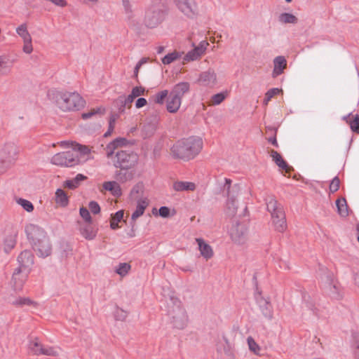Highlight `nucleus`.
<instances>
[{
	"label": "nucleus",
	"mask_w": 359,
	"mask_h": 359,
	"mask_svg": "<svg viewBox=\"0 0 359 359\" xmlns=\"http://www.w3.org/2000/svg\"><path fill=\"white\" fill-rule=\"evenodd\" d=\"M202 149V139L191 136L176 142L170 149V154L175 159L189 161L197 156Z\"/></svg>",
	"instance_id": "obj_1"
},
{
	"label": "nucleus",
	"mask_w": 359,
	"mask_h": 359,
	"mask_svg": "<svg viewBox=\"0 0 359 359\" xmlns=\"http://www.w3.org/2000/svg\"><path fill=\"white\" fill-rule=\"evenodd\" d=\"M25 230L27 239L39 257L45 258L51 254V244L46 231L42 228L29 224L26 225Z\"/></svg>",
	"instance_id": "obj_2"
},
{
	"label": "nucleus",
	"mask_w": 359,
	"mask_h": 359,
	"mask_svg": "<svg viewBox=\"0 0 359 359\" xmlns=\"http://www.w3.org/2000/svg\"><path fill=\"white\" fill-rule=\"evenodd\" d=\"M57 106L62 111L79 110L84 106V100L76 93L56 91L53 98Z\"/></svg>",
	"instance_id": "obj_3"
},
{
	"label": "nucleus",
	"mask_w": 359,
	"mask_h": 359,
	"mask_svg": "<svg viewBox=\"0 0 359 359\" xmlns=\"http://www.w3.org/2000/svg\"><path fill=\"white\" fill-rule=\"evenodd\" d=\"M167 304V312L172 319L173 326L177 329L185 327L188 321V316L179 299L172 296Z\"/></svg>",
	"instance_id": "obj_4"
},
{
	"label": "nucleus",
	"mask_w": 359,
	"mask_h": 359,
	"mask_svg": "<svg viewBox=\"0 0 359 359\" xmlns=\"http://www.w3.org/2000/svg\"><path fill=\"white\" fill-rule=\"evenodd\" d=\"M267 210L271 213L272 222L275 229L283 232L287 229V222L283 207L273 197L269 196L266 199Z\"/></svg>",
	"instance_id": "obj_5"
},
{
	"label": "nucleus",
	"mask_w": 359,
	"mask_h": 359,
	"mask_svg": "<svg viewBox=\"0 0 359 359\" xmlns=\"http://www.w3.org/2000/svg\"><path fill=\"white\" fill-rule=\"evenodd\" d=\"M114 154L110 158L116 168L128 170L133 168L138 162L139 157L137 154L131 150L120 149Z\"/></svg>",
	"instance_id": "obj_6"
},
{
	"label": "nucleus",
	"mask_w": 359,
	"mask_h": 359,
	"mask_svg": "<svg viewBox=\"0 0 359 359\" xmlns=\"http://www.w3.org/2000/svg\"><path fill=\"white\" fill-rule=\"evenodd\" d=\"M318 276L324 290L328 294L334 299L340 298V285L335 280L333 273L325 267H320Z\"/></svg>",
	"instance_id": "obj_7"
},
{
	"label": "nucleus",
	"mask_w": 359,
	"mask_h": 359,
	"mask_svg": "<svg viewBox=\"0 0 359 359\" xmlns=\"http://www.w3.org/2000/svg\"><path fill=\"white\" fill-rule=\"evenodd\" d=\"M231 180L225 178L224 189L226 191L227 200L226 203V213L230 217L234 216L237 212L238 205L236 201V196L238 194L239 187L238 184L231 186Z\"/></svg>",
	"instance_id": "obj_8"
},
{
	"label": "nucleus",
	"mask_w": 359,
	"mask_h": 359,
	"mask_svg": "<svg viewBox=\"0 0 359 359\" xmlns=\"http://www.w3.org/2000/svg\"><path fill=\"white\" fill-rule=\"evenodd\" d=\"M165 11L160 5H153L147 8L144 16V24L148 28L156 27L165 17Z\"/></svg>",
	"instance_id": "obj_9"
},
{
	"label": "nucleus",
	"mask_w": 359,
	"mask_h": 359,
	"mask_svg": "<svg viewBox=\"0 0 359 359\" xmlns=\"http://www.w3.org/2000/svg\"><path fill=\"white\" fill-rule=\"evenodd\" d=\"M79 161V155L72 150L57 153L51 158L53 164L62 167H73L77 165Z\"/></svg>",
	"instance_id": "obj_10"
},
{
	"label": "nucleus",
	"mask_w": 359,
	"mask_h": 359,
	"mask_svg": "<svg viewBox=\"0 0 359 359\" xmlns=\"http://www.w3.org/2000/svg\"><path fill=\"white\" fill-rule=\"evenodd\" d=\"M18 153V147L13 142L6 143L0 147V158L6 161L9 165L14 163Z\"/></svg>",
	"instance_id": "obj_11"
},
{
	"label": "nucleus",
	"mask_w": 359,
	"mask_h": 359,
	"mask_svg": "<svg viewBox=\"0 0 359 359\" xmlns=\"http://www.w3.org/2000/svg\"><path fill=\"white\" fill-rule=\"evenodd\" d=\"M28 348L30 352L34 355H56L57 352L53 347L43 346L37 338L30 340L28 344Z\"/></svg>",
	"instance_id": "obj_12"
},
{
	"label": "nucleus",
	"mask_w": 359,
	"mask_h": 359,
	"mask_svg": "<svg viewBox=\"0 0 359 359\" xmlns=\"http://www.w3.org/2000/svg\"><path fill=\"white\" fill-rule=\"evenodd\" d=\"M255 298L264 318L268 320H271L273 316V311L270 300L264 298L260 292L255 293Z\"/></svg>",
	"instance_id": "obj_13"
},
{
	"label": "nucleus",
	"mask_w": 359,
	"mask_h": 359,
	"mask_svg": "<svg viewBox=\"0 0 359 359\" xmlns=\"http://www.w3.org/2000/svg\"><path fill=\"white\" fill-rule=\"evenodd\" d=\"M29 273V270H24L18 267L15 270L12 276L11 285L15 292L22 290Z\"/></svg>",
	"instance_id": "obj_14"
},
{
	"label": "nucleus",
	"mask_w": 359,
	"mask_h": 359,
	"mask_svg": "<svg viewBox=\"0 0 359 359\" xmlns=\"http://www.w3.org/2000/svg\"><path fill=\"white\" fill-rule=\"evenodd\" d=\"M247 231L248 229L245 224L237 222L231 228L230 236L235 243L242 244L246 239Z\"/></svg>",
	"instance_id": "obj_15"
},
{
	"label": "nucleus",
	"mask_w": 359,
	"mask_h": 359,
	"mask_svg": "<svg viewBox=\"0 0 359 359\" xmlns=\"http://www.w3.org/2000/svg\"><path fill=\"white\" fill-rule=\"evenodd\" d=\"M198 83L207 88H213L217 83V74L215 71L209 68L208 70L202 72L199 74Z\"/></svg>",
	"instance_id": "obj_16"
},
{
	"label": "nucleus",
	"mask_w": 359,
	"mask_h": 359,
	"mask_svg": "<svg viewBox=\"0 0 359 359\" xmlns=\"http://www.w3.org/2000/svg\"><path fill=\"white\" fill-rule=\"evenodd\" d=\"M133 144V142L127 140L125 137H117L111 142H109L106 147V155L108 158L112 157L116 150H119V148L126 147L128 144Z\"/></svg>",
	"instance_id": "obj_17"
},
{
	"label": "nucleus",
	"mask_w": 359,
	"mask_h": 359,
	"mask_svg": "<svg viewBox=\"0 0 359 359\" xmlns=\"http://www.w3.org/2000/svg\"><path fill=\"white\" fill-rule=\"evenodd\" d=\"M178 9L188 17H192L196 11L194 0H174Z\"/></svg>",
	"instance_id": "obj_18"
},
{
	"label": "nucleus",
	"mask_w": 359,
	"mask_h": 359,
	"mask_svg": "<svg viewBox=\"0 0 359 359\" xmlns=\"http://www.w3.org/2000/svg\"><path fill=\"white\" fill-rule=\"evenodd\" d=\"M208 43L205 41H202L198 46L189 51L184 57L183 60L184 62L194 61L198 60L205 51Z\"/></svg>",
	"instance_id": "obj_19"
},
{
	"label": "nucleus",
	"mask_w": 359,
	"mask_h": 359,
	"mask_svg": "<svg viewBox=\"0 0 359 359\" xmlns=\"http://www.w3.org/2000/svg\"><path fill=\"white\" fill-rule=\"evenodd\" d=\"M18 262V268L29 270V267L34 264V255L30 250H24L19 255Z\"/></svg>",
	"instance_id": "obj_20"
},
{
	"label": "nucleus",
	"mask_w": 359,
	"mask_h": 359,
	"mask_svg": "<svg viewBox=\"0 0 359 359\" xmlns=\"http://www.w3.org/2000/svg\"><path fill=\"white\" fill-rule=\"evenodd\" d=\"M272 77L276 78L284 72L287 67V60L284 56H277L273 59Z\"/></svg>",
	"instance_id": "obj_21"
},
{
	"label": "nucleus",
	"mask_w": 359,
	"mask_h": 359,
	"mask_svg": "<svg viewBox=\"0 0 359 359\" xmlns=\"http://www.w3.org/2000/svg\"><path fill=\"white\" fill-rule=\"evenodd\" d=\"M97 231L98 228L93 225V222H88L80 228V233L82 236L90 241L95 238Z\"/></svg>",
	"instance_id": "obj_22"
},
{
	"label": "nucleus",
	"mask_w": 359,
	"mask_h": 359,
	"mask_svg": "<svg viewBox=\"0 0 359 359\" xmlns=\"http://www.w3.org/2000/svg\"><path fill=\"white\" fill-rule=\"evenodd\" d=\"M189 90L190 83L189 82L183 81L175 84L172 88L170 93L182 101V97L185 94L188 93Z\"/></svg>",
	"instance_id": "obj_23"
},
{
	"label": "nucleus",
	"mask_w": 359,
	"mask_h": 359,
	"mask_svg": "<svg viewBox=\"0 0 359 359\" xmlns=\"http://www.w3.org/2000/svg\"><path fill=\"white\" fill-rule=\"evenodd\" d=\"M196 242L198 245V249L201 255L205 259H209L213 256V250L211 246L206 243L203 238H196Z\"/></svg>",
	"instance_id": "obj_24"
},
{
	"label": "nucleus",
	"mask_w": 359,
	"mask_h": 359,
	"mask_svg": "<svg viewBox=\"0 0 359 359\" xmlns=\"http://www.w3.org/2000/svg\"><path fill=\"white\" fill-rule=\"evenodd\" d=\"M149 205V201L147 198H141L137 201V206L135 210L131 215V219L135 221L137 218L142 216L147 207Z\"/></svg>",
	"instance_id": "obj_25"
},
{
	"label": "nucleus",
	"mask_w": 359,
	"mask_h": 359,
	"mask_svg": "<svg viewBox=\"0 0 359 359\" xmlns=\"http://www.w3.org/2000/svg\"><path fill=\"white\" fill-rule=\"evenodd\" d=\"M181 104L182 101L170 92L167 98V110L170 113H175L180 109Z\"/></svg>",
	"instance_id": "obj_26"
},
{
	"label": "nucleus",
	"mask_w": 359,
	"mask_h": 359,
	"mask_svg": "<svg viewBox=\"0 0 359 359\" xmlns=\"http://www.w3.org/2000/svg\"><path fill=\"white\" fill-rule=\"evenodd\" d=\"M18 236V231L13 230L11 233L6 236L4 239V251L8 253L16 244V238Z\"/></svg>",
	"instance_id": "obj_27"
},
{
	"label": "nucleus",
	"mask_w": 359,
	"mask_h": 359,
	"mask_svg": "<svg viewBox=\"0 0 359 359\" xmlns=\"http://www.w3.org/2000/svg\"><path fill=\"white\" fill-rule=\"evenodd\" d=\"M102 187L104 190L111 191L112 195L114 196L118 197L122 194L121 189L116 182H104Z\"/></svg>",
	"instance_id": "obj_28"
},
{
	"label": "nucleus",
	"mask_w": 359,
	"mask_h": 359,
	"mask_svg": "<svg viewBox=\"0 0 359 359\" xmlns=\"http://www.w3.org/2000/svg\"><path fill=\"white\" fill-rule=\"evenodd\" d=\"M172 187L176 191H194L196 185L191 182L177 181L174 182Z\"/></svg>",
	"instance_id": "obj_29"
},
{
	"label": "nucleus",
	"mask_w": 359,
	"mask_h": 359,
	"mask_svg": "<svg viewBox=\"0 0 359 359\" xmlns=\"http://www.w3.org/2000/svg\"><path fill=\"white\" fill-rule=\"evenodd\" d=\"M271 156L276 164L281 169L288 172L290 170L288 164L284 161L281 155L275 150L271 151Z\"/></svg>",
	"instance_id": "obj_30"
},
{
	"label": "nucleus",
	"mask_w": 359,
	"mask_h": 359,
	"mask_svg": "<svg viewBox=\"0 0 359 359\" xmlns=\"http://www.w3.org/2000/svg\"><path fill=\"white\" fill-rule=\"evenodd\" d=\"M337 211L340 216L346 217L348 215V205L344 198H339L336 201Z\"/></svg>",
	"instance_id": "obj_31"
},
{
	"label": "nucleus",
	"mask_w": 359,
	"mask_h": 359,
	"mask_svg": "<svg viewBox=\"0 0 359 359\" xmlns=\"http://www.w3.org/2000/svg\"><path fill=\"white\" fill-rule=\"evenodd\" d=\"M86 179V177L82 174H77L76 177L72 180H68L65 182V187L70 189H74L79 187L80 182Z\"/></svg>",
	"instance_id": "obj_32"
},
{
	"label": "nucleus",
	"mask_w": 359,
	"mask_h": 359,
	"mask_svg": "<svg viewBox=\"0 0 359 359\" xmlns=\"http://www.w3.org/2000/svg\"><path fill=\"white\" fill-rule=\"evenodd\" d=\"M55 201L57 204L62 207H65L68 205V197L62 189H57L55 192Z\"/></svg>",
	"instance_id": "obj_33"
},
{
	"label": "nucleus",
	"mask_w": 359,
	"mask_h": 359,
	"mask_svg": "<svg viewBox=\"0 0 359 359\" xmlns=\"http://www.w3.org/2000/svg\"><path fill=\"white\" fill-rule=\"evenodd\" d=\"M123 215V210H118L114 215H111L110 222V227L111 229L115 230L119 228L118 222L122 220Z\"/></svg>",
	"instance_id": "obj_34"
},
{
	"label": "nucleus",
	"mask_w": 359,
	"mask_h": 359,
	"mask_svg": "<svg viewBox=\"0 0 359 359\" xmlns=\"http://www.w3.org/2000/svg\"><path fill=\"white\" fill-rule=\"evenodd\" d=\"M16 33L22 38L23 41L32 39V36L27 30V26L26 23H23L18 26L16 28Z\"/></svg>",
	"instance_id": "obj_35"
},
{
	"label": "nucleus",
	"mask_w": 359,
	"mask_h": 359,
	"mask_svg": "<svg viewBox=\"0 0 359 359\" xmlns=\"http://www.w3.org/2000/svg\"><path fill=\"white\" fill-rule=\"evenodd\" d=\"M278 20L282 23H291V24H296L298 21L296 16H294L293 14L288 13H281L278 17Z\"/></svg>",
	"instance_id": "obj_36"
},
{
	"label": "nucleus",
	"mask_w": 359,
	"mask_h": 359,
	"mask_svg": "<svg viewBox=\"0 0 359 359\" xmlns=\"http://www.w3.org/2000/svg\"><path fill=\"white\" fill-rule=\"evenodd\" d=\"M12 66V62H10L6 56H0V73L2 74L9 72Z\"/></svg>",
	"instance_id": "obj_37"
},
{
	"label": "nucleus",
	"mask_w": 359,
	"mask_h": 359,
	"mask_svg": "<svg viewBox=\"0 0 359 359\" xmlns=\"http://www.w3.org/2000/svg\"><path fill=\"white\" fill-rule=\"evenodd\" d=\"M181 55L180 52L177 51L168 53L162 58V62L164 65H169L180 58Z\"/></svg>",
	"instance_id": "obj_38"
},
{
	"label": "nucleus",
	"mask_w": 359,
	"mask_h": 359,
	"mask_svg": "<svg viewBox=\"0 0 359 359\" xmlns=\"http://www.w3.org/2000/svg\"><path fill=\"white\" fill-rule=\"evenodd\" d=\"M135 97L130 93L126 97H119L118 102L120 104V111H123L126 105L130 104Z\"/></svg>",
	"instance_id": "obj_39"
},
{
	"label": "nucleus",
	"mask_w": 359,
	"mask_h": 359,
	"mask_svg": "<svg viewBox=\"0 0 359 359\" xmlns=\"http://www.w3.org/2000/svg\"><path fill=\"white\" fill-rule=\"evenodd\" d=\"M130 269V265L128 263H120L115 268V272L119 276H126Z\"/></svg>",
	"instance_id": "obj_40"
},
{
	"label": "nucleus",
	"mask_w": 359,
	"mask_h": 359,
	"mask_svg": "<svg viewBox=\"0 0 359 359\" xmlns=\"http://www.w3.org/2000/svg\"><path fill=\"white\" fill-rule=\"evenodd\" d=\"M352 348L355 359H359V334L357 333L352 334Z\"/></svg>",
	"instance_id": "obj_41"
},
{
	"label": "nucleus",
	"mask_w": 359,
	"mask_h": 359,
	"mask_svg": "<svg viewBox=\"0 0 359 359\" xmlns=\"http://www.w3.org/2000/svg\"><path fill=\"white\" fill-rule=\"evenodd\" d=\"M72 151H75V153L78 155L79 153L81 156H86L90 154V149L86 145H82L80 144H75L73 147V149Z\"/></svg>",
	"instance_id": "obj_42"
},
{
	"label": "nucleus",
	"mask_w": 359,
	"mask_h": 359,
	"mask_svg": "<svg viewBox=\"0 0 359 359\" xmlns=\"http://www.w3.org/2000/svg\"><path fill=\"white\" fill-rule=\"evenodd\" d=\"M11 303L16 306H23L25 305H31L34 304L29 298L21 297L11 301Z\"/></svg>",
	"instance_id": "obj_43"
},
{
	"label": "nucleus",
	"mask_w": 359,
	"mask_h": 359,
	"mask_svg": "<svg viewBox=\"0 0 359 359\" xmlns=\"http://www.w3.org/2000/svg\"><path fill=\"white\" fill-rule=\"evenodd\" d=\"M247 342L250 351L255 354L258 355L260 351V346L257 344L255 339L250 336L247 338Z\"/></svg>",
	"instance_id": "obj_44"
},
{
	"label": "nucleus",
	"mask_w": 359,
	"mask_h": 359,
	"mask_svg": "<svg viewBox=\"0 0 359 359\" xmlns=\"http://www.w3.org/2000/svg\"><path fill=\"white\" fill-rule=\"evenodd\" d=\"M155 130L154 125L148 123L144 124L142 128V136L143 138H147L151 136Z\"/></svg>",
	"instance_id": "obj_45"
},
{
	"label": "nucleus",
	"mask_w": 359,
	"mask_h": 359,
	"mask_svg": "<svg viewBox=\"0 0 359 359\" xmlns=\"http://www.w3.org/2000/svg\"><path fill=\"white\" fill-rule=\"evenodd\" d=\"M168 96V91L167 90H163L156 93L154 95V102L159 104H163L164 103L165 99Z\"/></svg>",
	"instance_id": "obj_46"
},
{
	"label": "nucleus",
	"mask_w": 359,
	"mask_h": 359,
	"mask_svg": "<svg viewBox=\"0 0 359 359\" xmlns=\"http://www.w3.org/2000/svg\"><path fill=\"white\" fill-rule=\"evenodd\" d=\"M17 203L28 212H31L34 210V205L29 201H27L24 198H18L17 200Z\"/></svg>",
	"instance_id": "obj_47"
},
{
	"label": "nucleus",
	"mask_w": 359,
	"mask_h": 359,
	"mask_svg": "<svg viewBox=\"0 0 359 359\" xmlns=\"http://www.w3.org/2000/svg\"><path fill=\"white\" fill-rule=\"evenodd\" d=\"M226 93H219L212 96V103L214 105H218L222 103L226 97Z\"/></svg>",
	"instance_id": "obj_48"
},
{
	"label": "nucleus",
	"mask_w": 359,
	"mask_h": 359,
	"mask_svg": "<svg viewBox=\"0 0 359 359\" xmlns=\"http://www.w3.org/2000/svg\"><path fill=\"white\" fill-rule=\"evenodd\" d=\"M79 213L81 217L85 220L86 223L93 222L90 211L86 208H80Z\"/></svg>",
	"instance_id": "obj_49"
},
{
	"label": "nucleus",
	"mask_w": 359,
	"mask_h": 359,
	"mask_svg": "<svg viewBox=\"0 0 359 359\" xmlns=\"http://www.w3.org/2000/svg\"><path fill=\"white\" fill-rule=\"evenodd\" d=\"M350 128L353 132L355 133H359V116L355 115L353 118V120L351 121L349 123Z\"/></svg>",
	"instance_id": "obj_50"
},
{
	"label": "nucleus",
	"mask_w": 359,
	"mask_h": 359,
	"mask_svg": "<svg viewBox=\"0 0 359 359\" xmlns=\"http://www.w3.org/2000/svg\"><path fill=\"white\" fill-rule=\"evenodd\" d=\"M339 184H340V181H339V179L338 177H334L330 184V191L331 193H334L336 192L337 191H338V189H339Z\"/></svg>",
	"instance_id": "obj_51"
},
{
	"label": "nucleus",
	"mask_w": 359,
	"mask_h": 359,
	"mask_svg": "<svg viewBox=\"0 0 359 359\" xmlns=\"http://www.w3.org/2000/svg\"><path fill=\"white\" fill-rule=\"evenodd\" d=\"M310 299V297L309 294L304 293L303 295H302V299H303V302L305 303L306 307L310 309L313 313V314H316L317 315V313L315 311V308H314V305L312 302H310L309 300Z\"/></svg>",
	"instance_id": "obj_52"
},
{
	"label": "nucleus",
	"mask_w": 359,
	"mask_h": 359,
	"mask_svg": "<svg viewBox=\"0 0 359 359\" xmlns=\"http://www.w3.org/2000/svg\"><path fill=\"white\" fill-rule=\"evenodd\" d=\"M89 211H90L93 214L96 215L100 212V207L99 204L94 201H92L88 204Z\"/></svg>",
	"instance_id": "obj_53"
},
{
	"label": "nucleus",
	"mask_w": 359,
	"mask_h": 359,
	"mask_svg": "<svg viewBox=\"0 0 359 359\" xmlns=\"http://www.w3.org/2000/svg\"><path fill=\"white\" fill-rule=\"evenodd\" d=\"M114 317L116 320L122 321L126 318L127 313L125 311L118 308L114 312Z\"/></svg>",
	"instance_id": "obj_54"
},
{
	"label": "nucleus",
	"mask_w": 359,
	"mask_h": 359,
	"mask_svg": "<svg viewBox=\"0 0 359 359\" xmlns=\"http://www.w3.org/2000/svg\"><path fill=\"white\" fill-rule=\"evenodd\" d=\"M115 121H116L115 116H111V118L109 119V128H108L107 131L104 135V137H108V136L111 135V134L112 133L114 128Z\"/></svg>",
	"instance_id": "obj_55"
},
{
	"label": "nucleus",
	"mask_w": 359,
	"mask_h": 359,
	"mask_svg": "<svg viewBox=\"0 0 359 359\" xmlns=\"http://www.w3.org/2000/svg\"><path fill=\"white\" fill-rule=\"evenodd\" d=\"M143 189H144L143 184L142 183H138L133 187L130 194L133 196H134L135 194H137V195L142 194L143 193Z\"/></svg>",
	"instance_id": "obj_56"
},
{
	"label": "nucleus",
	"mask_w": 359,
	"mask_h": 359,
	"mask_svg": "<svg viewBox=\"0 0 359 359\" xmlns=\"http://www.w3.org/2000/svg\"><path fill=\"white\" fill-rule=\"evenodd\" d=\"M23 42H24V45H23V48H22L23 52L27 54H30L33 50V47H32V39L27 40V41H24Z\"/></svg>",
	"instance_id": "obj_57"
},
{
	"label": "nucleus",
	"mask_w": 359,
	"mask_h": 359,
	"mask_svg": "<svg viewBox=\"0 0 359 359\" xmlns=\"http://www.w3.org/2000/svg\"><path fill=\"white\" fill-rule=\"evenodd\" d=\"M144 88L141 86H136L132 89L131 94L135 97H139L144 93Z\"/></svg>",
	"instance_id": "obj_58"
},
{
	"label": "nucleus",
	"mask_w": 359,
	"mask_h": 359,
	"mask_svg": "<svg viewBox=\"0 0 359 359\" xmlns=\"http://www.w3.org/2000/svg\"><path fill=\"white\" fill-rule=\"evenodd\" d=\"M159 215L163 218H166L170 215V209L166 206H162L158 210Z\"/></svg>",
	"instance_id": "obj_59"
},
{
	"label": "nucleus",
	"mask_w": 359,
	"mask_h": 359,
	"mask_svg": "<svg viewBox=\"0 0 359 359\" xmlns=\"http://www.w3.org/2000/svg\"><path fill=\"white\" fill-rule=\"evenodd\" d=\"M100 111V109H93L89 112L82 114V118H83V119L90 118L93 116L98 114Z\"/></svg>",
	"instance_id": "obj_60"
},
{
	"label": "nucleus",
	"mask_w": 359,
	"mask_h": 359,
	"mask_svg": "<svg viewBox=\"0 0 359 359\" xmlns=\"http://www.w3.org/2000/svg\"><path fill=\"white\" fill-rule=\"evenodd\" d=\"M147 100L144 97H140L136 100L135 102V107L136 108L139 109L141 108L147 104Z\"/></svg>",
	"instance_id": "obj_61"
},
{
	"label": "nucleus",
	"mask_w": 359,
	"mask_h": 359,
	"mask_svg": "<svg viewBox=\"0 0 359 359\" xmlns=\"http://www.w3.org/2000/svg\"><path fill=\"white\" fill-rule=\"evenodd\" d=\"M280 92V90L278 88H273L269 89L266 93L269 95V97H273L275 95H278Z\"/></svg>",
	"instance_id": "obj_62"
},
{
	"label": "nucleus",
	"mask_w": 359,
	"mask_h": 359,
	"mask_svg": "<svg viewBox=\"0 0 359 359\" xmlns=\"http://www.w3.org/2000/svg\"><path fill=\"white\" fill-rule=\"evenodd\" d=\"M9 166L6 161L0 158V174L4 173Z\"/></svg>",
	"instance_id": "obj_63"
},
{
	"label": "nucleus",
	"mask_w": 359,
	"mask_h": 359,
	"mask_svg": "<svg viewBox=\"0 0 359 359\" xmlns=\"http://www.w3.org/2000/svg\"><path fill=\"white\" fill-rule=\"evenodd\" d=\"M56 6L64 7L67 5V2L65 0H48Z\"/></svg>",
	"instance_id": "obj_64"
}]
</instances>
